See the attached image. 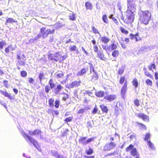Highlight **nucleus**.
<instances>
[{"mask_svg": "<svg viewBox=\"0 0 158 158\" xmlns=\"http://www.w3.org/2000/svg\"><path fill=\"white\" fill-rule=\"evenodd\" d=\"M139 15L140 22L145 25L148 24L151 19V14L150 12L148 10L141 11L139 13Z\"/></svg>", "mask_w": 158, "mask_h": 158, "instance_id": "f257e3e1", "label": "nucleus"}, {"mask_svg": "<svg viewBox=\"0 0 158 158\" xmlns=\"http://www.w3.org/2000/svg\"><path fill=\"white\" fill-rule=\"evenodd\" d=\"M17 58L19 60L16 64L17 66H24L25 64L26 57L23 53H22L21 52L17 53Z\"/></svg>", "mask_w": 158, "mask_h": 158, "instance_id": "f03ea898", "label": "nucleus"}, {"mask_svg": "<svg viewBox=\"0 0 158 158\" xmlns=\"http://www.w3.org/2000/svg\"><path fill=\"white\" fill-rule=\"evenodd\" d=\"M134 18V13L127 10L126 12V18L124 20V22L127 24H131L133 21Z\"/></svg>", "mask_w": 158, "mask_h": 158, "instance_id": "7ed1b4c3", "label": "nucleus"}, {"mask_svg": "<svg viewBox=\"0 0 158 158\" xmlns=\"http://www.w3.org/2000/svg\"><path fill=\"white\" fill-rule=\"evenodd\" d=\"M24 136H26L29 140V141L39 151H41V148L38 145V143L36 141L34 138L28 135H27L24 132Z\"/></svg>", "mask_w": 158, "mask_h": 158, "instance_id": "20e7f679", "label": "nucleus"}, {"mask_svg": "<svg viewBox=\"0 0 158 158\" xmlns=\"http://www.w3.org/2000/svg\"><path fill=\"white\" fill-rule=\"evenodd\" d=\"M137 7L136 5L131 0H127V10L134 13L135 12Z\"/></svg>", "mask_w": 158, "mask_h": 158, "instance_id": "39448f33", "label": "nucleus"}, {"mask_svg": "<svg viewBox=\"0 0 158 158\" xmlns=\"http://www.w3.org/2000/svg\"><path fill=\"white\" fill-rule=\"evenodd\" d=\"M60 55V52H59L50 53L48 56V59L51 61L57 62L59 60V57Z\"/></svg>", "mask_w": 158, "mask_h": 158, "instance_id": "423d86ee", "label": "nucleus"}, {"mask_svg": "<svg viewBox=\"0 0 158 158\" xmlns=\"http://www.w3.org/2000/svg\"><path fill=\"white\" fill-rule=\"evenodd\" d=\"M55 31V30L53 29L51 30L50 29L45 30V28L43 27L40 30V33L42 34V37L43 38H45L48 36L49 34H53Z\"/></svg>", "mask_w": 158, "mask_h": 158, "instance_id": "0eeeda50", "label": "nucleus"}, {"mask_svg": "<svg viewBox=\"0 0 158 158\" xmlns=\"http://www.w3.org/2000/svg\"><path fill=\"white\" fill-rule=\"evenodd\" d=\"M116 146L115 143L110 142L106 143L104 146L103 150L104 151H110L114 148Z\"/></svg>", "mask_w": 158, "mask_h": 158, "instance_id": "6e6552de", "label": "nucleus"}, {"mask_svg": "<svg viewBox=\"0 0 158 158\" xmlns=\"http://www.w3.org/2000/svg\"><path fill=\"white\" fill-rule=\"evenodd\" d=\"M50 154L52 156L56 158H66L61 155H60L58 152L56 151H51Z\"/></svg>", "mask_w": 158, "mask_h": 158, "instance_id": "1a4fd4ad", "label": "nucleus"}, {"mask_svg": "<svg viewBox=\"0 0 158 158\" xmlns=\"http://www.w3.org/2000/svg\"><path fill=\"white\" fill-rule=\"evenodd\" d=\"M0 93L4 95L5 97H8L11 100H13L14 99V97L10 95L11 94H8L6 90L5 91L0 90Z\"/></svg>", "mask_w": 158, "mask_h": 158, "instance_id": "9d476101", "label": "nucleus"}, {"mask_svg": "<svg viewBox=\"0 0 158 158\" xmlns=\"http://www.w3.org/2000/svg\"><path fill=\"white\" fill-rule=\"evenodd\" d=\"M127 82L125 81V83L123 85V87L122 89L121 90V94L122 96L123 97L125 94L126 90H127Z\"/></svg>", "mask_w": 158, "mask_h": 158, "instance_id": "9b49d317", "label": "nucleus"}, {"mask_svg": "<svg viewBox=\"0 0 158 158\" xmlns=\"http://www.w3.org/2000/svg\"><path fill=\"white\" fill-rule=\"evenodd\" d=\"M16 46H14L12 45H9L5 49V52L7 53H8L10 51H13L15 50Z\"/></svg>", "mask_w": 158, "mask_h": 158, "instance_id": "f8f14e48", "label": "nucleus"}, {"mask_svg": "<svg viewBox=\"0 0 158 158\" xmlns=\"http://www.w3.org/2000/svg\"><path fill=\"white\" fill-rule=\"evenodd\" d=\"M116 97L114 95H110L105 97L104 98L110 102L115 100Z\"/></svg>", "mask_w": 158, "mask_h": 158, "instance_id": "ddd939ff", "label": "nucleus"}, {"mask_svg": "<svg viewBox=\"0 0 158 158\" xmlns=\"http://www.w3.org/2000/svg\"><path fill=\"white\" fill-rule=\"evenodd\" d=\"M88 70V68H83L81 70L78 72L77 75L79 76H82L86 73Z\"/></svg>", "mask_w": 158, "mask_h": 158, "instance_id": "4468645a", "label": "nucleus"}, {"mask_svg": "<svg viewBox=\"0 0 158 158\" xmlns=\"http://www.w3.org/2000/svg\"><path fill=\"white\" fill-rule=\"evenodd\" d=\"M138 117L139 118L143 119L145 121H148V117L147 115L143 114L140 113L139 114Z\"/></svg>", "mask_w": 158, "mask_h": 158, "instance_id": "2eb2a0df", "label": "nucleus"}, {"mask_svg": "<svg viewBox=\"0 0 158 158\" xmlns=\"http://www.w3.org/2000/svg\"><path fill=\"white\" fill-rule=\"evenodd\" d=\"M63 88L60 85H58L56 87L54 88L55 93L56 94H59V93L60 90L63 89Z\"/></svg>", "mask_w": 158, "mask_h": 158, "instance_id": "dca6fc26", "label": "nucleus"}, {"mask_svg": "<svg viewBox=\"0 0 158 158\" xmlns=\"http://www.w3.org/2000/svg\"><path fill=\"white\" fill-rule=\"evenodd\" d=\"M17 22V21L14 20L13 18H8L6 21L5 24L6 25H8V23H16Z\"/></svg>", "mask_w": 158, "mask_h": 158, "instance_id": "f3484780", "label": "nucleus"}, {"mask_svg": "<svg viewBox=\"0 0 158 158\" xmlns=\"http://www.w3.org/2000/svg\"><path fill=\"white\" fill-rule=\"evenodd\" d=\"M91 81L93 82H95L97 80L98 78V75L97 73H94L93 75L91 76Z\"/></svg>", "mask_w": 158, "mask_h": 158, "instance_id": "a211bd4d", "label": "nucleus"}, {"mask_svg": "<svg viewBox=\"0 0 158 158\" xmlns=\"http://www.w3.org/2000/svg\"><path fill=\"white\" fill-rule=\"evenodd\" d=\"M64 75L63 72L61 71H58L55 74V77L57 78L62 77Z\"/></svg>", "mask_w": 158, "mask_h": 158, "instance_id": "6ab92c4d", "label": "nucleus"}, {"mask_svg": "<svg viewBox=\"0 0 158 158\" xmlns=\"http://www.w3.org/2000/svg\"><path fill=\"white\" fill-rule=\"evenodd\" d=\"M86 138L87 137H82L80 138V139H79V142L81 143L82 144H84V145H86Z\"/></svg>", "mask_w": 158, "mask_h": 158, "instance_id": "aec40b11", "label": "nucleus"}, {"mask_svg": "<svg viewBox=\"0 0 158 158\" xmlns=\"http://www.w3.org/2000/svg\"><path fill=\"white\" fill-rule=\"evenodd\" d=\"M100 107L102 110L104 112L107 113L108 112V109L106 106L104 104L100 105Z\"/></svg>", "mask_w": 158, "mask_h": 158, "instance_id": "412c9836", "label": "nucleus"}, {"mask_svg": "<svg viewBox=\"0 0 158 158\" xmlns=\"http://www.w3.org/2000/svg\"><path fill=\"white\" fill-rule=\"evenodd\" d=\"M131 154L135 157L139 156V154H138L136 148H134L131 151Z\"/></svg>", "mask_w": 158, "mask_h": 158, "instance_id": "4be33fe9", "label": "nucleus"}, {"mask_svg": "<svg viewBox=\"0 0 158 158\" xmlns=\"http://www.w3.org/2000/svg\"><path fill=\"white\" fill-rule=\"evenodd\" d=\"M95 94L98 97H102L104 95V92L102 91L96 92Z\"/></svg>", "mask_w": 158, "mask_h": 158, "instance_id": "5701e85b", "label": "nucleus"}, {"mask_svg": "<svg viewBox=\"0 0 158 158\" xmlns=\"http://www.w3.org/2000/svg\"><path fill=\"white\" fill-rule=\"evenodd\" d=\"M80 82L77 81L73 82L71 84H70V87L73 88L74 86H77L80 85Z\"/></svg>", "mask_w": 158, "mask_h": 158, "instance_id": "b1692460", "label": "nucleus"}, {"mask_svg": "<svg viewBox=\"0 0 158 158\" xmlns=\"http://www.w3.org/2000/svg\"><path fill=\"white\" fill-rule=\"evenodd\" d=\"M41 131L38 129H36L34 131V135L39 137L40 135L41 134Z\"/></svg>", "mask_w": 158, "mask_h": 158, "instance_id": "393cba45", "label": "nucleus"}, {"mask_svg": "<svg viewBox=\"0 0 158 158\" xmlns=\"http://www.w3.org/2000/svg\"><path fill=\"white\" fill-rule=\"evenodd\" d=\"M85 6L87 9L91 10L92 7L91 3L89 2H87L85 3Z\"/></svg>", "mask_w": 158, "mask_h": 158, "instance_id": "a878e982", "label": "nucleus"}, {"mask_svg": "<svg viewBox=\"0 0 158 158\" xmlns=\"http://www.w3.org/2000/svg\"><path fill=\"white\" fill-rule=\"evenodd\" d=\"M87 110L86 107H84L83 108H81L77 112V113L78 114H83Z\"/></svg>", "mask_w": 158, "mask_h": 158, "instance_id": "bb28decb", "label": "nucleus"}, {"mask_svg": "<svg viewBox=\"0 0 158 158\" xmlns=\"http://www.w3.org/2000/svg\"><path fill=\"white\" fill-rule=\"evenodd\" d=\"M98 55L99 58L102 60H104L105 58L104 57V56L103 53L102 52H99L98 53Z\"/></svg>", "mask_w": 158, "mask_h": 158, "instance_id": "cd10ccee", "label": "nucleus"}, {"mask_svg": "<svg viewBox=\"0 0 158 158\" xmlns=\"http://www.w3.org/2000/svg\"><path fill=\"white\" fill-rule=\"evenodd\" d=\"M48 84L50 85V88L52 89L55 86V84L53 82V81L51 79L49 80Z\"/></svg>", "mask_w": 158, "mask_h": 158, "instance_id": "c85d7f7f", "label": "nucleus"}, {"mask_svg": "<svg viewBox=\"0 0 158 158\" xmlns=\"http://www.w3.org/2000/svg\"><path fill=\"white\" fill-rule=\"evenodd\" d=\"M148 49L149 48L148 46H144L140 48V51H141L143 53H144L146 51H148Z\"/></svg>", "mask_w": 158, "mask_h": 158, "instance_id": "c756f323", "label": "nucleus"}, {"mask_svg": "<svg viewBox=\"0 0 158 158\" xmlns=\"http://www.w3.org/2000/svg\"><path fill=\"white\" fill-rule=\"evenodd\" d=\"M101 40L102 42L107 43L110 41V39L107 37L105 36L102 37L101 38Z\"/></svg>", "mask_w": 158, "mask_h": 158, "instance_id": "7c9ffc66", "label": "nucleus"}, {"mask_svg": "<svg viewBox=\"0 0 158 158\" xmlns=\"http://www.w3.org/2000/svg\"><path fill=\"white\" fill-rule=\"evenodd\" d=\"M70 19H71L72 20H75V14L74 13L71 11H70Z\"/></svg>", "mask_w": 158, "mask_h": 158, "instance_id": "2f4dec72", "label": "nucleus"}, {"mask_svg": "<svg viewBox=\"0 0 158 158\" xmlns=\"http://www.w3.org/2000/svg\"><path fill=\"white\" fill-rule=\"evenodd\" d=\"M6 42L5 40H2L0 42V49L3 48V46L6 45Z\"/></svg>", "mask_w": 158, "mask_h": 158, "instance_id": "473e14b6", "label": "nucleus"}, {"mask_svg": "<svg viewBox=\"0 0 158 158\" xmlns=\"http://www.w3.org/2000/svg\"><path fill=\"white\" fill-rule=\"evenodd\" d=\"M54 100L53 98H50L49 100V106L50 107H52L54 106Z\"/></svg>", "mask_w": 158, "mask_h": 158, "instance_id": "72a5a7b5", "label": "nucleus"}, {"mask_svg": "<svg viewBox=\"0 0 158 158\" xmlns=\"http://www.w3.org/2000/svg\"><path fill=\"white\" fill-rule=\"evenodd\" d=\"M44 73H40L39 76V79L40 83H42V81L43 79L44 78Z\"/></svg>", "mask_w": 158, "mask_h": 158, "instance_id": "f704fd0d", "label": "nucleus"}, {"mask_svg": "<svg viewBox=\"0 0 158 158\" xmlns=\"http://www.w3.org/2000/svg\"><path fill=\"white\" fill-rule=\"evenodd\" d=\"M119 54V51L118 50L114 51L112 53V56L114 57H116Z\"/></svg>", "mask_w": 158, "mask_h": 158, "instance_id": "c9c22d12", "label": "nucleus"}, {"mask_svg": "<svg viewBox=\"0 0 158 158\" xmlns=\"http://www.w3.org/2000/svg\"><path fill=\"white\" fill-rule=\"evenodd\" d=\"M93 152V150L91 148H89V150H86V153L88 155H90L92 154Z\"/></svg>", "mask_w": 158, "mask_h": 158, "instance_id": "e433bc0d", "label": "nucleus"}, {"mask_svg": "<svg viewBox=\"0 0 158 158\" xmlns=\"http://www.w3.org/2000/svg\"><path fill=\"white\" fill-rule=\"evenodd\" d=\"M148 143L149 147L152 149H154L155 148L153 144L150 141H148Z\"/></svg>", "mask_w": 158, "mask_h": 158, "instance_id": "4c0bfd02", "label": "nucleus"}, {"mask_svg": "<svg viewBox=\"0 0 158 158\" xmlns=\"http://www.w3.org/2000/svg\"><path fill=\"white\" fill-rule=\"evenodd\" d=\"M133 148V146L132 144H130L129 146L126 148V151L127 152H128L131 149H132Z\"/></svg>", "mask_w": 158, "mask_h": 158, "instance_id": "58836bf2", "label": "nucleus"}, {"mask_svg": "<svg viewBox=\"0 0 158 158\" xmlns=\"http://www.w3.org/2000/svg\"><path fill=\"white\" fill-rule=\"evenodd\" d=\"M133 84L134 86L135 87H137L138 86V83L137 79H135L132 81Z\"/></svg>", "mask_w": 158, "mask_h": 158, "instance_id": "ea45409f", "label": "nucleus"}, {"mask_svg": "<svg viewBox=\"0 0 158 158\" xmlns=\"http://www.w3.org/2000/svg\"><path fill=\"white\" fill-rule=\"evenodd\" d=\"M102 19L103 22L104 23H108V19L106 15H104L103 16Z\"/></svg>", "mask_w": 158, "mask_h": 158, "instance_id": "a19ab883", "label": "nucleus"}, {"mask_svg": "<svg viewBox=\"0 0 158 158\" xmlns=\"http://www.w3.org/2000/svg\"><path fill=\"white\" fill-rule=\"evenodd\" d=\"M61 55L59 57V59H60V62H62L67 57L66 56H61Z\"/></svg>", "mask_w": 158, "mask_h": 158, "instance_id": "79ce46f5", "label": "nucleus"}, {"mask_svg": "<svg viewBox=\"0 0 158 158\" xmlns=\"http://www.w3.org/2000/svg\"><path fill=\"white\" fill-rule=\"evenodd\" d=\"M146 83L149 86H152V81L149 79L146 80Z\"/></svg>", "mask_w": 158, "mask_h": 158, "instance_id": "37998d69", "label": "nucleus"}, {"mask_svg": "<svg viewBox=\"0 0 158 158\" xmlns=\"http://www.w3.org/2000/svg\"><path fill=\"white\" fill-rule=\"evenodd\" d=\"M120 30L122 33H125V34H127L128 33V31L126 30L122 27H121L120 28Z\"/></svg>", "mask_w": 158, "mask_h": 158, "instance_id": "c03bdc74", "label": "nucleus"}, {"mask_svg": "<svg viewBox=\"0 0 158 158\" xmlns=\"http://www.w3.org/2000/svg\"><path fill=\"white\" fill-rule=\"evenodd\" d=\"M21 75L22 77H24L27 76V73L25 71H22L21 72Z\"/></svg>", "mask_w": 158, "mask_h": 158, "instance_id": "a18cd8bd", "label": "nucleus"}, {"mask_svg": "<svg viewBox=\"0 0 158 158\" xmlns=\"http://www.w3.org/2000/svg\"><path fill=\"white\" fill-rule=\"evenodd\" d=\"M95 138L94 137H92L91 138H90L89 139H88L86 140V144L89 143L91 141H93L95 139Z\"/></svg>", "mask_w": 158, "mask_h": 158, "instance_id": "49530a36", "label": "nucleus"}, {"mask_svg": "<svg viewBox=\"0 0 158 158\" xmlns=\"http://www.w3.org/2000/svg\"><path fill=\"white\" fill-rule=\"evenodd\" d=\"M102 47L104 49H105L106 51L110 50V48L108 47L107 46L102 45Z\"/></svg>", "mask_w": 158, "mask_h": 158, "instance_id": "de8ad7c7", "label": "nucleus"}, {"mask_svg": "<svg viewBox=\"0 0 158 158\" xmlns=\"http://www.w3.org/2000/svg\"><path fill=\"white\" fill-rule=\"evenodd\" d=\"M139 36V34L138 33H137L135 34V40L136 41H139L141 40Z\"/></svg>", "mask_w": 158, "mask_h": 158, "instance_id": "09e8293b", "label": "nucleus"}, {"mask_svg": "<svg viewBox=\"0 0 158 158\" xmlns=\"http://www.w3.org/2000/svg\"><path fill=\"white\" fill-rule=\"evenodd\" d=\"M69 131V130L68 129H66L65 131H64L62 133L61 135L62 136H66L67 133Z\"/></svg>", "mask_w": 158, "mask_h": 158, "instance_id": "8fccbe9b", "label": "nucleus"}, {"mask_svg": "<svg viewBox=\"0 0 158 158\" xmlns=\"http://www.w3.org/2000/svg\"><path fill=\"white\" fill-rule=\"evenodd\" d=\"M55 106L56 108H58L59 107V101L58 100H56L55 102Z\"/></svg>", "mask_w": 158, "mask_h": 158, "instance_id": "3c124183", "label": "nucleus"}, {"mask_svg": "<svg viewBox=\"0 0 158 158\" xmlns=\"http://www.w3.org/2000/svg\"><path fill=\"white\" fill-rule=\"evenodd\" d=\"M92 27L93 32L95 34L97 33H98L100 35V33L98 32L97 29L94 27Z\"/></svg>", "mask_w": 158, "mask_h": 158, "instance_id": "603ef678", "label": "nucleus"}, {"mask_svg": "<svg viewBox=\"0 0 158 158\" xmlns=\"http://www.w3.org/2000/svg\"><path fill=\"white\" fill-rule=\"evenodd\" d=\"M45 92L46 93H48L49 92L50 90V88L49 86L48 85H47L45 86Z\"/></svg>", "mask_w": 158, "mask_h": 158, "instance_id": "864d4df0", "label": "nucleus"}, {"mask_svg": "<svg viewBox=\"0 0 158 158\" xmlns=\"http://www.w3.org/2000/svg\"><path fill=\"white\" fill-rule=\"evenodd\" d=\"M114 109L115 110V113L116 115H117L119 114L118 111V107L117 105H116L114 107Z\"/></svg>", "mask_w": 158, "mask_h": 158, "instance_id": "5fc2aeb1", "label": "nucleus"}, {"mask_svg": "<svg viewBox=\"0 0 158 158\" xmlns=\"http://www.w3.org/2000/svg\"><path fill=\"white\" fill-rule=\"evenodd\" d=\"M111 45V48L112 50H115L117 48V45L114 43H113Z\"/></svg>", "mask_w": 158, "mask_h": 158, "instance_id": "6e6d98bb", "label": "nucleus"}, {"mask_svg": "<svg viewBox=\"0 0 158 158\" xmlns=\"http://www.w3.org/2000/svg\"><path fill=\"white\" fill-rule=\"evenodd\" d=\"M87 126L88 127L92 128L93 126L91 123L90 122H88L87 123Z\"/></svg>", "mask_w": 158, "mask_h": 158, "instance_id": "4d7b16f0", "label": "nucleus"}, {"mask_svg": "<svg viewBox=\"0 0 158 158\" xmlns=\"http://www.w3.org/2000/svg\"><path fill=\"white\" fill-rule=\"evenodd\" d=\"M69 97V95L67 94L64 93V95L63 98V99L65 101L66 100L67 98H68Z\"/></svg>", "mask_w": 158, "mask_h": 158, "instance_id": "13d9d810", "label": "nucleus"}, {"mask_svg": "<svg viewBox=\"0 0 158 158\" xmlns=\"http://www.w3.org/2000/svg\"><path fill=\"white\" fill-rule=\"evenodd\" d=\"M145 74L147 76H148V77H149L150 78H151L152 77V76L151 74H150L148 72L146 71H145Z\"/></svg>", "mask_w": 158, "mask_h": 158, "instance_id": "bf43d9fd", "label": "nucleus"}, {"mask_svg": "<svg viewBox=\"0 0 158 158\" xmlns=\"http://www.w3.org/2000/svg\"><path fill=\"white\" fill-rule=\"evenodd\" d=\"M125 79V78L123 77H121L120 80V83L121 84H123L124 81Z\"/></svg>", "mask_w": 158, "mask_h": 158, "instance_id": "052dcab7", "label": "nucleus"}, {"mask_svg": "<svg viewBox=\"0 0 158 158\" xmlns=\"http://www.w3.org/2000/svg\"><path fill=\"white\" fill-rule=\"evenodd\" d=\"M150 135L149 133H148L146 134L145 135V137L144 139V140H146L150 138Z\"/></svg>", "mask_w": 158, "mask_h": 158, "instance_id": "680f3d73", "label": "nucleus"}, {"mask_svg": "<svg viewBox=\"0 0 158 158\" xmlns=\"http://www.w3.org/2000/svg\"><path fill=\"white\" fill-rule=\"evenodd\" d=\"M134 103L135 105L136 106H138L139 105V100L138 99H136L135 100Z\"/></svg>", "mask_w": 158, "mask_h": 158, "instance_id": "e2e57ef3", "label": "nucleus"}, {"mask_svg": "<svg viewBox=\"0 0 158 158\" xmlns=\"http://www.w3.org/2000/svg\"><path fill=\"white\" fill-rule=\"evenodd\" d=\"M124 71V70L123 69V68H121V69H119V71H118V74H122L123 73Z\"/></svg>", "mask_w": 158, "mask_h": 158, "instance_id": "0e129e2a", "label": "nucleus"}, {"mask_svg": "<svg viewBox=\"0 0 158 158\" xmlns=\"http://www.w3.org/2000/svg\"><path fill=\"white\" fill-rule=\"evenodd\" d=\"M52 114L53 115L54 114L56 115H58L59 114V112L58 110H53L52 111Z\"/></svg>", "mask_w": 158, "mask_h": 158, "instance_id": "69168bd1", "label": "nucleus"}, {"mask_svg": "<svg viewBox=\"0 0 158 158\" xmlns=\"http://www.w3.org/2000/svg\"><path fill=\"white\" fill-rule=\"evenodd\" d=\"M94 50L95 52H97L98 50V47L96 46L95 45L94 46Z\"/></svg>", "mask_w": 158, "mask_h": 158, "instance_id": "338daca9", "label": "nucleus"}, {"mask_svg": "<svg viewBox=\"0 0 158 158\" xmlns=\"http://www.w3.org/2000/svg\"><path fill=\"white\" fill-rule=\"evenodd\" d=\"M28 81L31 84H33L34 81V80L31 77L29 78Z\"/></svg>", "mask_w": 158, "mask_h": 158, "instance_id": "774afa93", "label": "nucleus"}]
</instances>
